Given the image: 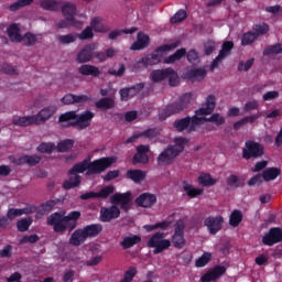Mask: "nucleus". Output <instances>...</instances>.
Segmentation results:
<instances>
[{
	"instance_id": "f257e3e1",
	"label": "nucleus",
	"mask_w": 282,
	"mask_h": 282,
	"mask_svg": "<svg viewBox=\"0 0 282 282\" xmlns=\"http://www.w3.org/2000/svg\"><path fill=\"white\" fill-rule=\"evenodd\" d=\"M80 217L82 212H68L66 216H63L59 212H54L47 216L46 225L52 226L56 234L72 232L77 228Z\"/></svg>"
},
{
	"instance_id": "f03ea898",
	"label": "nucleus",
	"mask_w": 282,
	"mask_h": 282,
	"mask_svg": "<svg viewBox=\"0 0 282 282\" xmlns=\"http://www.w3.org/2000/svg\"><path fill=\"white\" fill-rule=\"evenodd\" d=\"M187 139L178 137L174 139V144H169L156 158L159 166L172 165L177 156L184 152Z\"/></svg>"
},
{
	"instance_id": "7ed1b4c3",
	"label": "nucleus",
	"mask_w": 282,
	"mask_h": 282,
	"mask_svg": "<svg viewBox=\"0 0 282 282\" xmlns=\"http://www.w3.org/2000/svg\"><path fill=\"white\" fill-rule=\"evenodd\" d=\"M187 139L178 137L174 139V144H169L156 158L159 166L172 165L177 156L184 152Z\"/></svg>"
},
{
	"instance_id": "20e7f679",
	"label": "nucleus",
	"mask_w": 282,
	"mask_h": 282,
	"mask_svg": "<svg viewBox=\"0 0 282 282\" xmlns=\"http://www.w3.org/2000/svg\"><path fill=\"white\" fill-rule=\"evenodd\" d=\"M217 106V98L215 95H208L206 97L205 107H200L195 110V115L189 117V127L188 133L195 132L196 128L205 121L206 117L200 116H210L214 113Z\"/></svg>"
},
{
	"instance_id": "39448f33",
	"label": "nucleus",
	"mask_w": 282,
	"mask_h": 282,
	"mask_svg": "<svg viewBox=\"0 0 282 282\" xmlns=\"http://www.w3.org/2000/svg\"><path fill=\"white\" fill-rule=\"evenodd\" d=\"M193 94L185 93L183 94L177 101L166 105L160 112H159V120L165 121L167 118L177 115L189 107L193 102Z\"/></svg>"
},
{
	"instance_id": "423d86ee",
	"label": "nucleus",
	"mask_w": 282,
	"mask_h": 282,
	"mask_svg": "<svg viewBox=\"0 0 282 282\" xmlns=\"http://www.w3.org/2000/svg\"><path fill=\"white\" fill-rule=\"evenodd\" d=\"M150 79L152 80V83H155V84L162 83L167 79L170 87H177L181 84V78L178 73L172 67L153 69L150 73Z\"/></svg>"
},
{
	"instance_id": "0eeeda50",
	"label": "nucleus",
	"mask_w": 282,
	"mask_h": 282,
	"mask_svg": "<svg viewBox=\"0 0 282 282\" xmlns=\"http://www.w3.org/2000/svg\"><path fill=\"white\" fill-rule=\"evenodd\" d=\"M172 246L171 240L165 239L164 231H156L149 238L147 242L148 248H153V254H160L170 249Z\"/></svg>"
},
{
	"instance_id": "6e6552de",
	"label": "nucleus",
	"mask_w": 282,
	"mask_h": 282,
	"mask_svg": "<svg viewBox=\"0 0 282 282\" xmlns=\"http://www.w3.org/2000/svg\"><path fill=\"white\" fill-rule=\"evenodd\" d=\"M113 163L115 159L112 156H101L88 161V171H86V175H99L106 172Z\"/></svg>"
},
{
	"instance_id": "1a4fd4ad",
	"label": "nucleus",
	"mask_w": 282,
	"mask_h": 282,
	"mask_svg": "<svg viewBox=\"0 0 282 282\" xmlns=\"http://www.w3.org/2000/svg\"><path fill=\"white\" fill-rule=\"evenodd\" d=\"M177 47H178V43H176V42L171 43V44H163V45L156 47L153 51V53L145 55L144 59H145L148 66L158 65V64L162 63L164 53L171 52L172 50H175Z\"/></svg>"
},
{
	"instance_id": "9d476101",
	"label": "nucleus",
	"mask_w": 282,
	"mask_h": 282,
	"mask_svg": "<svg viewBox=\"0 0 282 282\" xmlns=\"http://www.w3.org/2000/svg\"><path fill=\"white\" fill-rule=\"evenodd\" d=\"M264 155V147L260 142L254 140H247L245 142V148H242V159L251 160V159H260Z\"/></svg>"
},
{
	"instance_id": "9b49d317",
	"label": "nucleus",
	"mask_w": 282,
	"mask_h": 282,
	"mask_svg": "<svg viewBox=\"0 0 282 282\" xmlns=\"http://www.w3.org/2000/svg\"><path fill=\"white\" fill-rule=\"evenodd\" d=\"M95 112L91 110H84L80 113H76V118L73 121L67 122V127L75 128L78 131L86 130L91 126Z\"/></svg>"
},
{
	"instance_id": "f8f14e48",
	"label": "nucleus",
	"mask_w": 282,
	"mask_h": 282,
	"mask_svg": "<svg viewBox=\"0 0 282 282\" xmlns=\"http://www.w3.org/2000/svg\"><path fill=\"white\" fill-rule=\"evenodd\" d=\"M62 15L66 21H68L72 26H79L82 24L80 21L76 20L75 15L77 13V6L74 2L66 1L63 3L61 8Z\"/></svg>"
},
{
	"instance_id": "ddd939ff",
	"label": "nucleus",
	"mask_w": 282,
	"mask_h": 282,
	"mask_svg": "<svg viewBox=\"0 0 282 282\" xmlns=\"http://www.w3.org/2000/svg\"><path fill=\"white\" fill-rule=\"evenodd\" d=\"M185 225L183 220H178L174 225V234L172 236V243L175 248L182 249L185 247L186 240L184 237Z\"/></svg>"
},
{
	"instance_id": "4468645a",
	"label": "nucleus",
	"mask_w": 282,
	"mask_h": 282,
	"mask_svg": "<svg viewBox=\"0 0 282 282\" xmlns=\"http://www.w3.org/2000/svg\"><path fill=\"white\" fill-rule=\"evenodd\" d=\"M135 153L132 156L131 163L137 164H148L150 162V145L149 144H139L135 148Z\"/></svg>"
},
{
	"instance_id": "2eb2a0df",
	"label": "nucleus",
	"mask_w": 282,
	"mask_h": 282,
	"mask_svg": "<svg viewBox=\"0 0 282 282\" xmlns=\"http://www.w3.org/2000/svg\"><path fill=\"white\" fill-rule=\"evenodd\" d=\"M224 223L225 220L223 216H208L204 220V226L210 235H217L223 230Z\"/></svg>"
},
{
	"instance_id": "dca6fc26",
	"label": "nucleus",
	"mask_w": 282,
	"mask_h": 282,
	"mask_svg": "<svg viewBox=\"0 0 282 282\" xmlns=\"http://www.w3.org/2000/svg\"><path fill=\"white\" fill-rule=\"evenodd\" d=\"M282 242V229L281 227H271L268 234L262 237V243L264 246L272 247L276 243Z\"/></svg>"
},
{
	"instance_id": "f3484780",
	"label": "nucleus",
	"mask_w": 282,
	"mask_h": 282,
	"mask_svg": "<svg viewBox=\"0 0 282 282\" xmlns=\"http://www.w3.org/2000/svg\"><path fill=\"white\" fill-rule=\"evenodd\" d=\"M121 212L117 205H111L110 207H101L99 212V219L101 223H110L113 219H118Z\"/></svg>"
},
{
	"instance_id": "a211bd4d",
	"label": "nucleus",
	"mask_w": 282,
	"mask_h": 282,
	"mask_svg": "<svg viewBox=\"0 0 282 282\" xmlns=\"http://www.w3.org/2000/svg\"><path fill=\"white\" fill-rule=\"evenodd\" d=\"M227 272V267H223L221 264H216L213 269H209L206 273L200 278V282H213L220 279Z\"/></svg>"
},
{
	"instance_id": "6ab92c4d",
	"label": "nucleus",
	"mask_w": 282,
	"mask_h": 282,
	"mask_svg": "<svg viewBox=\"0 0 282 282\" xmlns=\"http://www.w3.org/2000/svg\"><path fill=\"white\" fill-rule=\"evenodd\" d=\"M112 205H120V208L128 212L131 203V192H126V194H113L110 198Z\"/></svg>"
},
{
	"instance_id": "aec40b11",
	"label": "nucleus",
	"mask_w": 282,
	"mask_h": 282,
	"mask_svg": "<svg viewBox=\"0 0 282 282\" xmlns=\"http://www.w3.org/2000/svg\"><path fill=\"white\" fill-rule=\"evenodd\" d=\"M56 106H47L42 108L36 115H33V117L35 118V124L39 126L46 122L56 113Z\"/></svg>"
},
{
	"instance_id": "412c9836",
	"label": "nucleus",
	"mask_w": 282,
	"mask_h": 282,
	"mask_svg": "<svg viewBox=\"0 0 282 282\" xmlns=\"http://www.w3.org/2000/svg\"><path fill=\"white\" fill-rule=\"evenodd\" d=\"M95 54V45L88 44L85 45L76 55V62L78 64L89 63Z\"/></svg>"
},
{
	"instance_id": "4be33fe9",
	"label": "nucleus",
	"mask_w": 282,
	"mask_h": 282,
	"mask_svg": "<svg viewBox=\"0 0 282 282\" xmlns=\"http://www.w3.org/2000/svg\"><path fill=\"white\" fill-rule=\"evenodd\" d=\"M150 36L143 32H139L137 34V41L130 46V51H143L150 46Z\"/></svg>"
},
{
	"instance_id": "5701e85b",
	"label": "nucleus",
	"mask_w": 282,
	"mask_h": 282,
	"mask_svg": "<svg viewBox=\"0 0 282 282\" xmlns=\"http://www.w3.org/2000/svg\"><path fill=\"white\" fill-rule=\"evenodd\" d=\"M156 202L158 198L155 194L149 193L140 194V196L135 198V204L141 208H151L156 204Z\"/></svg>"
},
{
	"instance_id": "b1692460",
	"label": "nucleus",
	"mask_w": 282,
	"mask_h": 282,
	"mask_svg": "<svg viewBox=\"0 0 282 282\" xmlns=\"http://www.w3.org/2000/svg\"><path fill=\"white\" fill-rule=\"evenodd\" d=\"M78 74H80L82 76L85 77H94V78H98L101 75V70L99 69L98 66L91 65V64H82L78 68H77Z\"/></svg>"
},
{
	"instance_id": "393cba45",
	"label": "nucleus",
	"mask_w": 282,
	"mask_h": 282,
	"mask_svg": "<svg viewBox=\"0 0 282 282\" xmlns=\"http://www.w3.org/2000/svg\"><path fill=\"white\" fill-rule=\"evenodd\" d=\"M85 172H89V160L84 159L80 162L75 163L69 170L68 175L79 176Z\"/></svg>"
},
{
	"instance_id": "a878e982",
	"label": "nucleus",
	"mask_w": 282,
	"mask_h": 282,
	"mask_svg": "<svg viewBox=\"0 0 282 282\" xmlns=\"http://www.w3.org/2000/svg\"><path fill=\"white\" fill-rule=\"evenodd\" d=\"M21 29L17 23H11L9 28H7V35H9V40L13 43H22L23 36L21 35Z\"/></svg>"
},
{
	"instance_id": "bb28decb",
	"label": "nucleus",
	"mask_w": 282,
	"mask_h": 282,
	"mask_svg": "<svg viewBox=\"0 0 282 282\" xmlns=\"http://www.w3.org/2000/svg\"><path fill=\"white\" fill-rule=\"evenodd\" d=\"M87 236L84 231V229H75L73 234L69 237V243L75 247H79L87 240Z\"/></svg>"
},
{
	"instance_id": "cd10ccee",
	"label": "nucleus",
	"mask_w": 282,
	"mask_h": 282,
	"mask_svg": "<svg viewBox=\"0 0 282 282\" xmlns=\"http://www.w3.org/2000/svg\"><path fill=\"white\" fill-rule=\"evenodd\" d=\"M116 107V100L112 97H102L95 101V108L98 110H111Z\"/></svg>"
},
{
	"instance_id": "c85d7f7f",
	"label": "nucleus",
	"mask_w": 282,
	"mask_h": 282,
	"mask_svg": "<svg viewBox=\"0 0 282 282\" xmlns=\"http://www.w3.org/2000/svg\"><path fill=\"white\" fill-rule=\"evenodd\" d=\"M83 230H84L87 239L96 238L102 232L104 227H102V225H99V223H96L93 225H86L85 227H83Z\"/></svg>"
},
{
	"instance_id": "c756f323",
	"label": "nucleus",
	"mask_w": 282,
	"mask_h": 282,
	"mask_svg": "<svg viewBox=\"0 0 282 282\" xmlns=\"http://www.w3.org/2000/svg\"><path fill=\"white\" fill-rule=\"evenodd\" d=\"M187 54V50L185 47H181L176 50L173 54L169 55L166 58H164L163 63L166 65L175 64L176 62L184 58Z\"/></svg>"
},
{
	"instance_id": "7c9ffc66",
	"label": "nucleus",
	"mask_w": 282,
	"mask_h": 282,
	"mask_svg": "<svg viewBox=\"0 0 282 282\" xmlns=\"http://www.w3.org/2000/svg\"><path fill=\"white\" fill-rule=\"evenodd\" d=\"M173 128L177 131V132H184L185 130H187V132H189V128H191V116H186L184 118L181 119H176L173 121Z\"/></svg>"
},
{
	"instance_id": "2f4dec72",
	"label": "nucleus",
	"mask_w": 282,
	"mask_h": 282,
	"mask_svg": "<svg viewBox=\"0 0 282 282\" xmlns=\"http://www.w3.org/2000/svg\"><path fill=\"white\" fill-rule=\"evenodd\" d=\"M282 174V171L280 167H267L265 170L262 171V178L265 182H271L275 181L280 175Z\"/></svg>"
},
{
	"instance_id": "473e14b6",
	"label": "nucleus",
	"mask_w": 282,
	"mask_h": 282,
	"mask_svg": "<svg viewBox=\"0 0 282 282\" xmlns=\"http://www.w3.org/2000/svg\"><path fill=\"white\" fill-rule=\"evenodd\" d=\"M82 184V176L80 175H69L67 180H65L62 184V187L65 191H70L76 187H79Z\"/></svg>"
},
{
	"instance_id": "72a5a7b5",
	"label": "nucleus",
	"mask_w": 282,
	"mask_h": 282,
	"mask_svg": "<svg viewBox=\"0 0 282 282\" xmlns=\"http://www.w3.org/2000/svg\"><path fill=\"white\" fill-rule=\"evenodd\" d=\"M34 115L32 116H22L13 119V126L26 128L33 124H36Z\"/></svg>"
},
{
	"instance_id": "f704fd0d",
	"label": "nucleus",
	"mask_w": 282,
	"mask_h": 282,
	"mask_svg": "<svg viewBox=\"0 0 282 282\" xmlns=\"http://www.w3.org/2000/svg\"><path fill=\"white\" fill-rule=\"evenodd\" d=\"M183 191L185 192L186 196L191 199H194L204 194V189H199L198 187H194L193 184L188 182H183Z\"/></svg>"
},
{
	"instance_id": "c9c22d12",
	"label": "nucleus",
	"mask_w": 282,
	"mask_h": 282,
	"mask_svg": "<svg viewBox=\"0 0 282 282\" xmlns=\"http://www.w3.org/2000/svg\"><path fill=\"white\" fill-rule=\"evenodd\" d=\"M207 75V72L205 68H194V69H189L187 73H186V78L192 80V82H200L203 79H205Z\"/></svg>"
},
{
	"instance_id": "e433bc0d",
	"label": "nucleus",
	"mask_w": 282,
	"mask_h": 282,
	"mask_svg": "<svg viewBox=\"0 0 282 282\" xmlns=\"http://www.w3.org/2000/svg\"><path fill=\"white\" fill-rule=\"evenodd\" d=\"M142 241L141 236H126L120 246L123 250H128Z\"/></svg>"
},
{
	"instance_id": "4c0bfd02",
	"label": "nucleus",
	"mask_w": 282,
	"mask_h": 282,
	"mask_svg": "<svg viewBox=\"0 0 282 282\" xmlns=\"http://www.w3.org/2000/svg\"><path fill=\"white\" fill-rule=\"evenodd\" d=\"M126 178L131 180L133 183H140L144 181L145 173L142 170L134 169L126 172Z\"/></svg>"
},
{
	"instance_id": "58836bf2",
	"label": "nucleus",
	"mask_w": 282,
	"mask_h": 282,
	"mask_svg": "<svg viewBox=\"0 0 282 282\" xmlns=\"http://www.w3.org/2000/svg\"><path fill=\"white\" fill-rule=\"evenodd\" d=\"M61 1L56 0H41L40 8L48 12H57L59 10Z\"/></svg>"
},
{
	"instance_id": "ea45409f",
	"label": "nucleus",
	"mask_w": 282,
	"mask_h": 282,
	"mask_svg": "<svg viewBox=\"0 0 282 282\" xmlns=\"http://www.w3.org/2000/svg\"><path fill=\"white\" fill-rule=\"evenodd\" d=\"M197 181H198V184L202 185L203 187H209L217 184V180L214 178L209 173L199 174Z\"/></svg>"
},
{
	"instance_id": "a19ab883",
	"label": "nucleus",
	"mask_w": 282,
	"mask_h": 282,
	"mask_svg": "<svg viewBox=\"0 0 282 282\" xmlns=\"http://www.w3.org/2000/svg\"><path fill=\"white\" fill-rule=\"evenodd\" d=\"M90 28L96 33H107L109 31V28L106 26L99 17H95L90 21Z\"/></svg>"
},
{
	"instance_id": "79ce46f5",
	"label": "nucleus",
	"mask_w": 282,
	"mask_h": 282,
	"mask_svg": "<svg viewBox=\"0 0 282 282\" xmlns=\"http://www.w3.org/2000/svg\"><path fill=\"white\" fill-rule=\"evenodd\" d=\"M226 184L230 187V188H242L245 186V181L241 180L238 175L236 174H230L227 178H226Z\"/></svg>"
},
{
	"instance_id": "37998d69",
	"label": "nucleus",
	"mask_w": 282,
	"mask_h": 282,
	"mask_svg": "<svg viewBox=\"0 0 282 282\" xmlns=\"http://www.w3.org/2000/svg\"><path fill=\"white\" fill-rule=\"evenodd\" d=\"M243 220V214L240 212V209H234L229 216V225L232 228L238 227Z\"/></svg>"
},
{
	"instance_id": "c03bdc74",
	"label": "nucleus",
	"mask_w": 282,
	"mask_h": 282,
	"mask_svg": "<svg viewBox=\"0 0 282 282\" xmlns=\"http://www.w3.org/2000/svg\"><path fill=\"white\" fill-rule=\"evenodd\" d=\"M149 67L145 57H141L140 59L130 64V72L131 73H140Z\"/></svg>"
},
{
	"instance_id": "a18cd8bd",
	"label": "nucleus",
	"mask_w": 282,
	"mask_h": 282,
	"mask_svg": "<svg viewBox=\"0 0 282 282\" xmlns=\"http://www.w3.org/2000/svg\"><path fill=\"white\" fill-rule=\"evenodd\" d=\"M74 144L75 141L73 139H64L57 143L56 151L59 153L68 152L70 149H73Z\"/></svg>"
},
{
	"instance_id": "49530a36",
	"label": "nucleus",
	"mask_w": 282,
	"mask_h": 282,
	"mask_svg": "<svg viewBox=\"0 0 282 282\" xmlns=\"http://www.w3.org/2000/svg\"><path fill=\"white\" fill-rule=\"evenodd\" d=\"M57 205V200H46L42 203L39 207L37 214L44 216L53 210V208Z\"/></svg>"
},
{
	"instance_id": "de8ad7c7",
	"label": "nucleus",
	"mask_w": 282,
	"mask_h": 282,
	"mask_svg": "<svg viewBox=\"0 0 282 282\" xmlns=\"http://www.w3.org/2000/svg\"><path fill=\"white\" fill-rule=\"evenodd\" d=\"M56 150V144L54 142H41L36 147V151L40 153L51 154Z\"/></svg>"
},
{
	"instance_id": "09e8293b",
	"label": "nucleus",
	"mask_w": 282,
	"mask_h": 282,
	"mask_svg": "<svg viewBox=\"0 0 282 282\" xmlns=\"http://www.w3.org/2000/svg\"><path fill=\"white\" fill-rule=\"evenodd\" d=\"M33 224V218L28 217V218H22L15 223V226L18 227V231L20 232H26L30 227Z\"/></svg>"
},
{
	"instance_id": "8fccbe9b",
	"label": "nucleus",
	"mask_w": 282,
	"mask_h": 282,
	"mask_svg": "<svg viewBox=\"0 0 282 282\" xmlns=\"http://www.w3.org/2000/svg\"><path fill=\"white\" fill-rule=\"evenodd\" d=\"M257 40H258V35L254 34V32H252V31H248V32L243 33L241 36V45L242 46L252 45L254 43V41H257Z\"/></svg>"
},
{
	"instance_id": "3c124183",
	"label": "nucleus",
	"mask_w": 282,
	"mask_h": 282,
	"mask_svg": "<svg viewBox=\"0 0 282 282\" xmlns=\"http://www.w3.org/2000/svg\"><path fill=\"white\" fill-rule=\"evenodd\" d=\"M252 30L259 39L261 35H265L270 32V25L268 23L253 24Z\"/></svg>"
},
{
	"instance_id": "603ef678",
	"label": "nucleus",
	"mask_w": 282,
	"mask_h": 282,
	"mask_svg": "<svg viewBox=\"0 0 282 282\" xmlns=\"http://www.w3.org/2000/svg\"><path fill=\"white\" fill-rule=\"evenodd\" d=\"M113 185H106V187H102L99 189V192H96V198L107 199L110 195L115 193Z\"/></svg>"
},
{
	"instance_id": "864d4df0",
	"label": "nucleus",
	"mask_w": 282,
	"mask_h": 282,
	"mask_svg": "<svg viewBox=\"0 0 282 282\" xmlns=\"http://www.w3.org/2000/svg\"><path fill=\"white\" fill-rule=\"evenodd\" d=\"M235 47V43L232 41H226L221 45V50L219 51V57L226 58L230 55L231 51Z\"/></svg>"
},
{
	"instance_id": "5fc2aeb1",
	"label": "nucleus",
	"mask_w": 282,
	"mask_h": 282,
	"mask_svg": "<svg viewBox=\"0 0 282 282\" xmlns=\"http://www.w3.org/2000/svg\"><path fill=\"white\" fill-rule=\"evenodd\" d=\"M204 122H213L215 126L219 127L226 123V118L220 116V113H212V117L204 118Z\"/></svg>"
},
{
	"instance_id": "6e6d98bb",
	"label": "nucleus",
	"mask_w": 282,
	"mask_h": 282,
	"mask_svg": "<svg viewBox=\"0 0 282 282\" xmlns=\"http://www.w3.org/2000/svg\"><path fill=\"white\" fill-rule=\"evenodd\" d=\"M278 55V54H282V43H276L273 45H269L264 48L263 51V55L264 56H270V55Z\"/></svg>"
},
{
	"instance_id": "4d7b16f0",
	"label": "nucleus",
	"mask_w": 282,
	"mask_h": 282,
	"mask_svg": "<svg viewBox=\"0 0 282 282\" xmlns=\"http://www.w3.org/2000/svg\"><path fill=\"white\" fill-rule=\"evenodd\" d=\"M76 118H77V111L76 110H69V111H65V112L59 115L58 122L63 123V122H69L72 120L76 121Z\"/></svg>"
},
{
	"instance_id": "13d9d810",
	"label": "nucleus",
	"mask_w": 282,
	"mask_h": 282,
	"mask_svg": "<svg viewBox=\"0 0 282 282\" xmlns=\"http://www.w3.org/2000/svg\"><path fill=\"white\" fill-rule=\"evenodd\" d=\"M186 19H187L186 10L181 9L170 19V23L177 24L185 21Z\"/></svg>"
},
{
	"instance_id": "bf43d9fd",
	"label": "nucleus",
	"mask_w": 282,
	"mask_h": 282,
	"mask_svg": "<svg viewBox=\"0 0 282 282\" xmlns=\"http://www.w3.org/2000/svg\"><path fill=\"white\" fill-rule=\"evenodd\" d=\"M137 274V267H129V269L123 273V279L120 280L119 282H132Z\"/></svg>"
},
{
	"instance_id": "052dcab7",
	"label": "nucleus",
	"mask_w": 282,
	"mask_h": 282,
	"mask_svg": "<svg viewBox=\"0 0 282 282\" xmlns=\"http://www.w3.org/2000/svg\"><path fill=\"white\" fill-rule=\"evenodd\" d=\"M22 42L26 44V47H31L37 43V37L32 32H26L24 35H22Z\"/></svg>"
},
{
	"instance_id": "680f3d73",
	"label": "nucleus",
	"mask_w": 282,
	"mask_h": 282,
	"mask_svg": "<svg viewBox=\"0 0 282 282\" xmlns=\"http://www.w3.org/2000/svg\"><path fill=\"white\" fill-rule=\"evenodd\" d=\"M212 261V253H204L200 258L195 260L196 268H205Z\"/></svg>"
},
{
	"instance_id": "e2e57ef3",
	"label": "nucleus",
	"mask_w": 282,
	"mask_h": 282,
	"mask_svg": "<svg viewBox=\"0 0 282 282\" xmlns=\"http://www.w3.org/2000/svg\"><path fill=\"white\" fill-rule=\"evenodd\" d=\"M144 87H145L144 83H137V84L128 87L130 97L133 98L137 95H139L144 89Z\"/></svg>"
},
{
	"instance_id": "0e129e2a",
	"label": "nucleus",
	"mask_w": 282,
	"mask_h": 282,
	"mask_svg": "<svg viewBox=\"0 0 282 282\" xmlns=\"http://www.w3.org/2000/svg\"><path fill=\"white\" fill-rule=\"evenodd\" d=\"M57 41L62 45H67V44L74 43L76 41V36L72 33L65 34V35H58Z\"/></svg>"
},
{
	"instance_id": "69168bd1",
	"label": "nucleus",
	"mask_w": 282,
	"mask_h": 282,
	"mask_svg": "<svg viewBox=\"0 0 282 282\" xmlns=\"http://www.w3.org/2000/svg\"><path fill=\"white\" fill-rule=\"evenodd\" d=\"M216 50V42L213 40H208L204 43V54L206 56H210Z\"/></svg>"
},
{
	"instance_id": "338daca9",
	"label": "nucleus",
	"mask_w": 282,
	"mask_h": 282,
	"mask_svg": "<svg viewBox=\"0 0 282 282\" xmlns=\"http://www.w3.org/2000/svg\"><path fill=\"white\" fill-rule=\"evenodd\" d=\"M37 241H40V236H36V234H31V236H22V238H20V245L36 243Z\"/></svg>"
},
{
	"instance_id": "774afa93",
	"label": "nucleus",
	"mask_w": 282,
	"mask_h": 282,
	"mask_svg": "<svg viewBox=\"0 0 282 282\" xmlns=\"http://www.w3.org/2000/svg\"><path fill=\"white\" fill-rule=\"evenodd\" d=\"M42 161V156L37 155V154H26V165H29L30 167L36 166L37 164H40V162Z\"/></svg>"
}]
</instances>
